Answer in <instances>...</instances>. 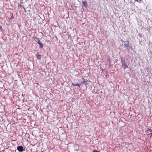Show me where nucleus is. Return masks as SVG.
<instances>
[{
    "instance_id": "8",
    "label": "nucleus",
    "mask_w": 152,
    "mask_h": 152,
    "mask_svg": "<svg viewBox=\"0 0 152 152\" xmlns=\"http://www.w3.org/2000/svg\"><path fill=\"white\" fill-rule=\"evenodd\" d=\"M38 44L40 45V47L42 48L43 46V45L41 42H38Z\"/></svg>"
},
{
    "instance_id": "6",
    "label": "nucleus",
    "mask_w": 152,
    "mask_h": 152,
    "mask_svg": "<svg viewBox=\"0 0 152 152\" xmlns=\"http://www.w3.org/2000/svg\"><path fill=\"white\" fill-rule=\"evenodd\" d=\"M37 58L38 59L40 60L41 59V55H39L38 54H37L36 55Z\"/></svg>"
},
{
    "instance_id": "10",
    "label": "nucleus",
    "mask_w": 152,
    "mask_h": 152,
    "mask_svg": "<svg viewBox=\"0 0 152 152\" xmlns=\"http://www.w3.org/2000/svg\"><path fill=\"white\" fill-rule=\"evenodd\" d=\"M37 39V41H36V42L38 43V42H40V41L38 39Z\"/></svg>"
},
{
    "instance_id": "4",
    "label": "nucleus",
    "mask_w": 152,
    "mask_h": 152,
    "mask_svg": "<svg viewBox=\"0 0 152 152\" xmlns=\"http://www.w3.org/2000/svg\"><path fill=\"white\" fill-rule=\"evenodd\" d=\"M82 80H83V83H81V84H84L85 85H87L88 84V80L86 81H85L84 79L83 78H82Z\"/></svg>"
},
{
    "instance_id": "13",
    "label": "nucleus",
    "mask_w": 152,
    "mask_h": 152,
    "mask_svg": "<svg viewBox=\"0 0 152 152\" xmlns=\"http://www.w3.org/2000/svg\"><path fill=\"white\" fill-rule=\"evenodd\" d=\"M77 85H78V83L76 84H75V85H74V86H77Z\"/></svg>"
},
{
    "instance_id": "11",
    "label": "nucleus",
    "mask_w": 152,
    "mask_h": 152,
    "mask_svg": "<svg viewBox=\"0 0 152 152\" xmlns=\"http://www.w3.org/2000/svg\"><path fill=\"white\" fill-rule=\"evenodd\" d=\"M80 84H78L77 86H78V87H79V88H80Z\"/></svg>"
},
{
    "instance_id": "2",
    "label": "nucleus",
    "mask_w": 152,
    "mask_h": 152,
    "mask_svg": "<svg viewBox=\"0 0 152 152\" xmlns=\"http://www.w3.org/2000/svg\"><path fill=\"white\" fill-rule=\"evenodd\" d=\"M17 149L20 152H22L24 150L23 147L21 146H18L17 148Z\"/></svg>"
},
{
    "instance_id": "5",
    "label": "nucleus",
    "mask_w": 152,
    "mask_h": 152,
    "mask_svg": "<svg viewBox=\"0 0 152 152\" xmlns=\"http://www.w3.org/2000/svg\"><path fill=\"white\" fill-rule=\"evenodd\" d=\"M151 130L149 128H148L147 129L146 131V133L147 135L149 134L150 133H151Z\"/></svg>"
},
{
    "instance_id": "12",
    "label": "nucleus",
    "mask_w": 152,
    "mask_h": 152,
    "mask_svg": "<svg viewBox=\"0 0 152 152\" xmlns=\"http://www.w3.org/2000/svg\"><path fill=\"white\" fill-rule=\"evenodd\" d=\"M93 152H99L98 151L96 150V151H93Z\"/></svg>"
},
{
    "instance_id": "1",
    "label": "nucleus",
    "mask_w": 152,
    "mask_h": 152,
    "mask_svg": "<svg viewBox=\"0 0 152 152\" xmlns=\"http://www.w3.org/2000/svg\"><path fill=\"white\" fill-rule=\"evenodd\" d=\"M121 62L122 64V66L124 69L128 68V65H127L125 61V59L122 57L121 58Z\"/></svg>"
},
{
    "instance_id": "14",
    "label": "nucleus",
    "mask_w": 152,
    "mask_h": 152,
    "mask_svg": "<svg viewBox=\"0 0 152 152\" xmlns=\"http://www.w3.org/2000/svg\"><path fill=\"white\" fill-rule=\"evenodd\" d=\"M72 85H73V86H74V85L75 84H74L73 83H72Z\"/></svg>"
},
{
    "instance_id": "9",
    "label": "nucleus",
    "mask_w": 152,
    "mask_h": 152,
    "mask_svg": "<svg viewBox=\"0 0 152 152\" xmlns=\"http://www.w3.org/2000/svg\"><path fill=\"white\" fill-rule=\"evenodd\" d=\"M136 1H137L139 3H140L141 1V0H136Z\"/></svg>"
},
{
    "instance_id": "16",
    "label": "nucleus",
    "mask_w": 152,
    "mask_h": 152,
    "mask_svg": "<svg viewBox=\"0 0 152 152\" xmlns=\"http://www.w3.org/2000/svg\"><path fill=\"white\" fill-rule=\"evenodd\" d=\"M83 83V82H81V83Z\"/></svg>"
},
{
    "instance_id": "15",
    "label": "nucleus",
    "mask_w": 152,
    "mask_h": 152,
    "mask_svg": "<svg viewBox=\"0 0 152 152\" xmlns=\"http://www.w3.org/2000/svg\"><path fill=\"white\" fill-rule=\"evenodd\" d=\"M109 60V62H110V60Z\"/></svg>"
},
{
    "instance_id": "3",
    "label": "nucleus",
    "mask_w": 152,
    "mask_h": 152,
    "mask_svg": "<svg viewBox=\"0 0 152 152\" xmlns=\"http://www.w3.org/2000/svg\"><path fill=\"white\" fill-rule=\"evenodd\" d=\"M127 42L128 43V44H126V43H125L124 44V45L126 48H127V50L129 51V48L130 47L131 48H132V47H130L129 45V41H128Z\"/></svg>"
},
{
    "instance_id": "7",
    "label": "nucleus",
    "mask_w": 152,
    "mask_h": 152,
    "mask_svg": "<svg viewBox=\"0 0 152 152\" xmlns=\"http://www.w3.org/2000/svg\"><path fill=\"white\" fill-rule=\"evenodd\" d=\"M82 3L83 4V5H84L85 7H86L87 6V4L86 1H82Z\"/></svg>"
}]
</instances>
